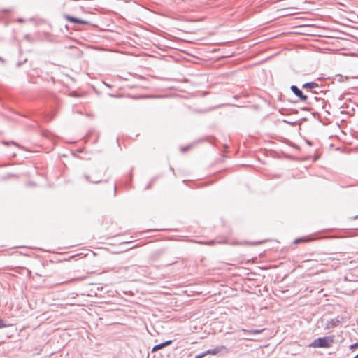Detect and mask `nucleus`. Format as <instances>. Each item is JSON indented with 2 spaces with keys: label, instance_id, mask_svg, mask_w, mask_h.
Here are the masks:
<instances>
[{
  "label": "nucleus",
  "instance_id": "nucleus-1",
  "mask_svg": "<svg viewBox=\"0 0 358 358\" xmlns=\"http://www.w3.org/2000/svg\"><path fill=\"white\" fill-rule=\"evenodd\" d=\"M335 336L320 337L315 339L308 346L310 348H329L334 342Z\"/></svg>",
  "mask_w": 358,
  "mask_h": 358
},
{
  "label": "nucleus",
  "instance_id": "nucleus-2",
  "mask_svg": "<svg viewBox=\"0 0 358 358\" xmlns=\"http://www.w3.org/2000/svg\"><path fill=\"white\" fill-rule=\"evenodd\" d=\"M205 352H206V355H215L220 352H228V349L224 345H219L213 349H209L208 350H206Z\"/></svg>",
  "mask_w": 358,
  "mask_h": 358
},
{
  "label": "nucleus",
  "instance_id": "nucleus-3",
  "mask_svg": "<svg viewBox=\"0 0 358 358\" xmlns=\"http://www.w3.org/2000/svg\"><path fill=\"white\" fill-rule=\"evenodd\" d=\"M292 92L300 99V100L305 101L307 100L308 97L307 96L304 95L302 92V91L296 86V85H292L290 87Z\"/></svg>",
  "mask_w": 358,
  "mask_h": 358
},
{
  "label": "nucleus",
  "instance_id": "nucleus-4",
  "mask_svg": "<svg viewBox=\"0 0 358 358\" xmlns=\"http://www.w3.org/2000/svg\"><path fill=\"white\" fill-rule=\"evenodd\" d=\"M340 323V321L337 318L331 319L328 320L324 326L325 329H330L337 327Z\"/></svg>",
  "mask_w": 358,
  "mask_h": 358
},
{
  "label": "nucleus",
  "instance_id": "nucleus-5",
  "mask_svg": "<svg viewBox=\"0 0 358 358\" xmlns=\"http://www.w3.org/2000/svg\"><path fill=\"white\" fill-rule=\"evenodd\" d=\"M171 343H172V341L169 340V341H164L163 343H161L159 344H157L152 348V352H156L160 349L164 348L166 346L171 345Z\"/></svg>",
  "mask_w": 358,
  "mask_h": 358
},
{
  "label": "nucleus",
  "instance_id": "nucleus-6",
  "mask_svg": "<svg viewBox=\"0 0 358 358\" xmlns=\"http://www.w3.org/2000/svg\"><path fill=\"white\" fill-rule=\"evenodd\" d=\"M66 19H67L68 21H69L71 22L76 23V24H85L87 23L85 20H83L81 19H79V18H77V17H72V16H67Z\"/></svg>",
  "mask_w": 358,
  "mask_h": 358
},
{
  "label": "nucleus",
  "instance_id": "nucleus-7",
  "mask_svg": "<svg viewBox=\"0 0 358 358\" xmlns=\"http://www.w3.org/2000/svg\"><path fill=\"white\" fill-rule=\"evenodd\" d=\"M319 85L315 82H308L306 83L303 85V88L306 89H314L315 87H317Z\"/></svg>",
  "mask_w": 358,
  "mask_h": 358
},
{
  "label": "nucleus",
  "instance_id": "nucleus-8",
  "mask_svg": "<svg viewBox=\"0 0 358 358\" xmlns=\"http://www.w3.org/2000/svg\"><path fill=\"white\" fill-rule=\"evenodd\" d=\"M84 178L86 179V180H87L88 182H92V183H95V184H98L99 182H101V180H90V176L87 174H85L84 175Z\"/></svg>",
  "mask_w": 358,
  "mask_h": 358
},
{
  "label": "nucleus",
  "instance_id": "nucleus-9",
  "mask_svg": "<svg viewBox=\"0 0 358 358\" xmlns=\"http://www.w3.org/2000/svg\"><path fill=\"white\" fill-rule=\"evenodd\" d=\"M248 332H250L252 334H258L262 332V330L253 329V330L248 331Z\"/></svg>",
  "mask_w": 358,
  "mask_h": 358
},
{
  "label": "nucleus",
  "instance_id": "nucleus-10",
  "mask_svg": "<svg viewBox=\"0 0 358 358\" xmlns=\"http://www.w3.org/2000/svg\"><path fill=\"white\" fill-rule=\"evenodd\" d=\"M8 325L4 322V321L0 318V329L4 328L7 327Z\"/></svg>",
  "mask_w": 358,
  "mask_h": 358
},
{
  "label": "nucleus",
  "instance_id": "nucleus-11",
  "mask_svg": "<svg viewBox=\"0 0 358 358\" xmlns=\"http://www.w3.org/2000/svg\"><path fill=\"white\" fill-rule=\"evenodd\" d=\"M206 355V352H203L202 353L198 354L195 356L194 358H203Z\"/></svg>",
  "mask_w": 358,
  "mask_h": 358
},
{
  "label": "nucleus",
  "instance_id": "nucleus-12",
  "mask_svg": "<svg viewBox=\"0 0 358 358\" xmlns=\"http://www.w3.org/2000/svg\"><path fill=\"white\" fill-rule=\"evenodd\" d=\"M190 148H191V145H188V146H186V147H182V148H181V151L182 152H185L187 151Z\"/></svg>",
  "mask_w": 358,
  "mask_h": 358
},
{
  "label": "nucleus",
  "instance_id": "nucleus-13",
  "mask_svg": "<svg viewBox=\"0 0 358 358\" xmlns=\"http://www.w3.org/2000/svg\"><path fill=\"white\" fill-rule=\"evenodd\" d=\"M358 348V343H354L350 346L351 349Z\"/></svg>",
  "mask_w": 358,
  "mask_h": 358
},
{
  "label": "nucleus",
  "instance_id": "nucleus-14",
  "mask_svg": "<svg viewBox=\"0 0 358 358\" xmlns=\"http://www.w3.org/2000/svg\"><path fill=\"white\" fill-rule=\"evenodd\" d=\"M301 241H302V238H297V239H296V240L294 241V243H299V242H301Z\"/></svg>",
  "mask_w": 358,
  "mask_h": 358
},
{
  "label": "nucleus",
  "instance_id": "nucleus-15",
  "mask_svg": "<svg viewBox=\"0 0 358 358\" xmlns=\"http://www.w3.org/2000/svg\"><path fill=\"white\" fill-rule=\"evenodd\" d=\"M23 21H24V20H23L22 19H21V18L18 19V22H23Z\"/></svg>",
  "mask_w": 358,
  "mask_h": 358
},
{
  "label": "nucleus",
  "instance_id": "nucleus-16",
  "mask_svg": "<svg viewBox=\"0 0 358 358\" xmlns=\"http://www.w3.org/2000/svg\"><path fill=\"white\" fill-rule=\"evenodd\" d=\"M170 169H171V171H172L173 172L174 171V170H173V167H170Z\"/></svg>",
  "mask_w": 358,
  "mask_h": 358
},
{
  "label": "nucleus",
  "instance_id": "nucleus-17",
  "mask_svg": "<svg viewBox=\"0 0 358 358\" xmlns=\"http://www.w3.org/2000/svg\"><path fill=\"white\" fill-rule=\"evenodd\" d=\"M307 143H308V145H311V143H310V141H307Z\"/></svg>",
  "mask_w": 358,
  "mask_h": 358
},
{
  "label": "nucleus",
  "instance_id": "nucleus-18",
  "mask_svg": "<svg viewBox=\"0 0 358 358\" xmlns=\"http://www.w3.org/2000/svg\"><path fill=\"white\" fill-rule=\"evenodd\" d=\"M13 143L14 145H17V144L16 143H15V142H13Z\"/></svg>",
  "mask_w": 358,
  "mask_h": 358
},
{
  "label": "nucleus",
  "instance_id": "nucleus-19",
  "mask_svg": "<svg viewBox=\"0 0 358 358\" xmlns=\"http://www.w3.org/2000/svg\"><path fill=\"white\" fill-rule=\"evenodd\" d=\"M355 358H358V354L355 357Z\"/></svg>",
  "mask_w": 358,
  "mask_h": 358
},
{
  "label": "nucleus",
  "instance_id": "nucleus-20",
  "mask_svg": "<svg viewBox=\"0 0 358 358\" xmlns=\"http://www.w3.org/2000/svg\"><path fill=\"white\" fill-rule=\"evenodd\" d=\"M357 217H358V215L355 217V219L357 218Z\"/></svg>",
  "mask_w": 358,
  "mask_h": 358
},
{
  "label": "nucleus",
  "instance_id": "nucleus-21",
  "mask_svg": "<svg viewBox=\"0 0 358 358\" xmlns=\"http://www.w3.org/2000/svg\"><path fill=\"white\" fill-rule=\"evenodd\" d=\"M0 60L2 61L3 59L0 57Z\"/></svg>",
  "mask_w": 358,
  "mask_h": 358
},
{
  "label": "nucleus",
  "instance_id": "nucleus-22",
  "mask_svg": "<svg viewBox=\"0 0 358 358\" xmlns=\"http://www.w3.org/2000/svg\"><path fill=\"white\" fill-rule=\"evenodd\" d=\"M355 358V357H354Z\"/></svg>",
  "mask_w": 358,
  "mask_h": 358
}]
</instances>
